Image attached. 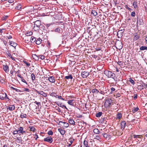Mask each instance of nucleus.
Returning a JSON list of instances; mask_svg holds the SVG:
<instances>
[{
	"label": "nucleus",
	"mask_w": 147,
	"mask_h": 147,
	"mask_svg": "<svg viewBox=\"0 0 147 147\" xmlns=\"http://www.w3.org/2000/svg\"><path fill=\"white\" fill-rule=\"evenodd\" d=\"M104 74L108 78H111L112 79H115L116 77L115 74L109 71L105 70L104 71Z\"/></svg>",
	"instance_id": "1"
},
{
	"label": "nucleus",
	"mask_w": 147,
	"mask_h": 147,
	"mask_svg": "<svg viewBox=\"0 0 147 147\" xmlns=\"http://www.w3.org/2000/svg\"><path fill=\"white\" fill-rule=\"evenodd\" d=\"M42 25L40 21L37 20L34 22V29L35 30H38L41 28Z\"/></svg>",
	"instance_id": "2"
},
{
	"label": "nucleus",
	"mask_w": 147,
	"mask_h": 147,
	"mask_svg": "<svg viewBox=\"0 0 147 147\" xmlns=\"http://www.w3.org/2000/svg\"><path fill=\"white\" fill-rule=\"evenodd\" d=\"M112 102V100L111 98L106 99L104 103V106L106 108L109 107Z\"/></svg>",
	"instance_id": "3"
},
{
	"label": "nucleus",
	"mask_w": 147,
	"mask_h": 147,
	"mask_svg": "<svg viewBox=\"0 0 147 147\" xmlns=\"http://www.w3.org/2000/svg\"><path fill=\"white\" fill-rule=\"evenodd\" d=\"M90 35L92 34L95 36L98 34L97 29L96 28H93L90 29Z\"/></svg>",
	"instance_id": "4"
},
{
	"label": "nucleus",
	"mask_w": 147,
	"mask_h": 147,
	"mask_svg": "<svg viewBox=\"0 0 147 147\" xmlns=\"http://www.w3.org/2000/svg\"><path fill=\"white\" fill-rule=\"evenodd\" d=\"M44 141L45 142H49L50 143H51L53 141V139L51 136H48L44 138Z\"/></svg>",
	"instance_id": "5"
},
{
	"label": "nucleus",
	"mask_w": 147,
	"mask_h": 147,
	"mask_svg": "<svg viewBox=\"0 0 147 147\" xmlns=\"http://www.w3.org/2000/svg\"><path fill=\"white\" fill-rule=\"evenodd\" d=\"M90 73L88 72L83 71L82 73L81 76L83 78H86L88 76Z\"/></svg>",
	"instance_id": "6"
},
{
	"label": "nucleus",
	"mask_w": 147,
	"mask_h": 147,
	"mask_svg": "<svg viewBox=\"0 0 147 147\" xmlns=\"http://www.w3.org/2000/svg\"><path fill=\"white\" fill-rule=\"evenodd\" d=\"M24 128L23 127H18V131L20 134H22L26 132V131H24Z\"/></svg>",
	"instance_id": "7"
},
{
	"label": "nucleus",
	"mask_w": 147,
	"mask_h": 147,
	"mask_svg": "<svg viewBox=\"0 0 147 147\" xmlns=\"http://www.w3.org/2000/svg\"><path fill=\"white\" fill-rule=\"evenodd\" d=\"M7 94L6 93L0 94V99L4 100L5 99V97H6Z\"/></svg>",
	"instance_id": "8"
},
{
	"label": "nucleus",
	"mask_w": 147,
	"mask_h": 147,
	"mask_svg": "<svg viewBox=\"0 0 147 147\" xmlns=\"http://www.w3.org/2000/svg\"><path fill=\"white\" fill-rule=\"evenodd\" d=\"M37 92L38 94H39L40 95H42L43 96L45 97L47 96V94L45 93L42 91H37Z\"/></svg>",
	"instance_id": "9"
},
{
	"label": "nucleus",
	"mask_w": 147,
	"mask_h": 147,
	"mask_svg": "<svg viewBox=\"0 0 147 147\" xmlns=\"http://www.w3.org/2000/svg\"><path fill=\"white\" fill-rule=\"evenodd\" d=\"M55 103H56V104L57 105H58L59 107H61L62 108L64 107L65 109H67L66 107L65 106L62 104V103H60L59 102H55Z\"/></svg>",
	"instance_id": "10"
},
{
	"label": "nucleus",
	"mask_w": 147,
	"mask_h": 147,
	"mask_svg": "<svg viewBox=\"0 0 147 147\" xmlns=\"http://www.w3.org/2000/svg\"><path fill=\"white\" fill-rule=\"evenodd\" d=\"M126 126H127V124L125 123V121H123L121 122V129L123 128V129Z\"/></svg>",
	"instance_id": "11"
},
{
	"label": "nucleus",
	"mask_w": 147,
	"mask_h": 147,
	"mask_svg": "<svg viewBox=\"0 0 147 147\" xmlns=\"http://www.w3.org/2000/svg\"><path fill=\"white\" fill-rule=\"evenodd\" d=\"M48 79L50 82L52 83L54 82L55 81L54 77L52 76L49 77Z\"/></svg>",
	"instance_id": "12"
},
{
	"label": "nucleus",
	"mask_w": 147,
	"mask_h": 147,
	"mask_svg": "<svg viewBox=\"0 0 147 147\" xmlns=\"http://www.w3.org/2000/svg\"><path fill=\"white\" fill-rule=\"evenodd\" d=\"M12 107H7V110H9L10 111H12L13 110L15 109V106L13 105H11Z\"/></svg>",
	"instance_id": "13"
},
{
	"label": "nucleus",
	"mask_w": 147,
	"mask_h": 147,
	"mask_svg": "<svg viewBox=\"0 0 147 147\" xmlns=\"http://www.w3.org/2000/svg\"><path fill=\"white\" fill-rule=\"evenodd\" d=\"M9 43L10 45L14 47H15L17 45V44L16 43L12 41H10Z\"/></svg>",
	"instance_id": "14"
},
{
	"label": "nucleus",
	"mask_w": 147,
	"mask_h": 147,
	"mask_svg": "<svg viewBox=\"0 0 147 147\" xmlns=\"http://www.w3.org/2000/svg\"><path fill=\"white\" fill-rule=\"evenodd\" d=\"M14 66L15 67H17V68H18V69H17V70H16L15 71V72H16V73H18V74H20V67H19V65H18V64H15L14 65Z\"/></svg>",
	"instance_id": "15"
},
{
	"label": "nucleus",
	"mask_w": 147,
	"mask_h": 147,
	"mask_svg": "<svg viewBox=\"0 0 147 147\" xmlns=\"http://www.w3.org/2000/svg\"><path fill=\"white\" fill-rule=\"evenodd\" d=\"M58 131L60 132V134L62 135H64L65 133V131L63 129L61 128L58 129Z\"/></svg>",
	"instance_id": "16"
},
{
	"label": "nucleus",
	"mask_w": 147,
	"mask_h": 147,
	"mask_svg": "<svg viewBox=\"0 0 147 147\" xmlns=\"http://www.w3.org/2000/svg\"><path fill=\"white\" fill-rule=\"evenodd\" d=\"M69 123L71 124L72 125H75V122L74 120L73 119H72V118L69 119Z\"/></svg>",
	"instance_id": "17"
},
{
	"label": "nucleus",
	"mask_w": 147,
	"mask_h": 147,
	"mask_svg": "<svg viewBox=\"0 0 147 147\" xmlns=\"http://www.w3.org/2000/svg\"><path fill=\"white\" fill-rule=\"evenodd\" d=\"M42 41L41 39L40 38H39L36 40V43L37 45H39L40 44Z\"/></svg>",
	"instance_id": "18"
},
{
	"label": "nucleus",
	"mask_w": 147,
	"mask_h": 147,
	"mask_svg": "<svg viewBox=\"0 0 147 147\" xmlns=\"http://www.w3.org/2000/svg\"><path fill=\"white\" fill-rule=\"evenodd\" d=\"M32 57L33 58L36 60H38V55H37L35 54H33Z\"/></svg>",
	"instance_id": "19"
},
{
	"label": "nucleus",
	"mask_w": 147,
	"mask_h": 147,
	"mask_svg": "<svg viewBox=\"0 0 147 147\" xmlns=\"http://www.w3.org/2000/svg\"><path fill=\"white\" fill-rule=\"evenodd\" d=\"M8 67L7 65H3V69L6 72H7V71H7V70L8 69Z\"/></svg>",
	"instance_id": "20"
},
{
	"label": "nucleus",
	"mask_w": 147,
	"mask_h": 147,
	"mask_svg": "<svg viewBox=\"0 0 147 147\" xmlns=\"http://www.w3.org/2000/svg\"><path fill=\"white\" fill-rule=\"evenodd\" d=\"M137 22H139L140 25H142L144 24L143 20L142 19H139V20L138 19Z\"/></svg>",
	"instance_id": "21"
},
{
	"label": "nucleus",
	"mask_w": 147,
	"mask_h": 147,
	"mask_svg": "<svg viewBox=\"0 0 147 147\" xmlns=\"http://www.w3.org/2000/svg\"><path fill=\"white\" fill-rule=\"evenodd\" d=\"M50 95L53 97H55L56 98H57V93L54 92H52L51 94Z\"/></svg>",
	"instance_id": "22"
},
{
	"label": "nucleus",
	"mask_w": 147,
	"mask_h": 147,
	"mask_svg": "<svg viewBox=\"0 0 147 147\" xmlns=\"http://www.w3.org/2000/svg\"><path fill=\"white\" fill-rule=\"evenodd\" d=\"M93 93L97 94L99 92V91L96 89H92L91 91Z\"/></svg>",
	"instance_id": "23"
},
{
	"label": "nucleus",
	"mask_w": 147,
	"mask_h": 147,
	"mask_svg": "<svg viewBox=\"0 0 147 147\" xmlns=\"http://www.w3.org/2000/svg\"><path fill=\"white\" fill-rule=\"evenodd\" d=\"M140 49L141 51H144L145 50H147V47L146 46H141L140 47Z\"/></svg>",
	"instance_id": "24"
},
{
	"label": "nucleus",
	"mask_w": 147,
	"mask_h": 147,
	"mask_svg": "<svg viewBox=\"0 0 147 147\" xmlns=\"http://www.w3.org/2000/svg\"><path fill=\"white\" fill-rule=\"evenodd\" d=\"M74 101V100H69L67 102V103H68V104L69 105H71L73 106L74 105V104H73V102Z\"/></svg>",
	"instance_id": "25"
},
{
	"label": "nucleus",
	"mask_w": 147,
	"mask_h": 147,
	"mask_svg": "<svg viewBox=\"0 0 147 147\" xmlns=\"http://www.w3.org/2000/svg\"><path fill=\"white\" fill-rule=\"evenodd\" d=\"M30 41L32 43L36 42V39L33 36L31 37L30 38Z\"/></svg>",
	"instance_id": "26"
},
{
	"label": "nucleus",
	"mask_w": 147,
	"mask_h": 147,
	"mask_svg": "<svg viewBox=\"0 0 147 147\" xmlns=\"http://www.w3.org/2000/svg\"><path fill=\"white\" fill-rule=\"evenodd\" d=\"M133 5L135 9L137 8L138 7V3L137 2H134L133 4Z\"/></svg>",
	"instance_id": "27"
},
{
	"label": "nucleus",
	"mask_w": 147,
	"mask_h": 147,
	"mask_svg": "<svg viewBox=\"0 0 147 147\" xmlns=\"http://www.w3.org/2000/svg\"><path fill=\"white\" fill-rule=\"evenodd\" d=\"M65 79H73V77L70 74L68 76H65Z\"/></svg>",
	"instance_id": "28"
},
{
	"label": "nucleus",
	"mask_w": 147,
	"mask_h": 147,
	"mask_svg": "<svg viewBox=\"0 0 147 147\" xmlns=\"http://www.w3.org/2000/svg\"><path fill=\"white\" fill-rule=\"evenodd\" d=\"M93 132L96 134H98L100 132V131L97 129H94L93 130Z\"/></svg>",
	"instance_id": "29"
},
{
	"label": "nucleus",
	"mask_w": 147,
	"mask_h": 147,
	"mask_svg": "<svg viewBox=\"0 0 147 147\" xmlns=\"http://www.w3.org/2000/svg\"><path fill=\"white\" fill-rule=\"evenodd\" d=\"M91 14H92L94 16H96L97 13V12L95 10H92L91 12Z\"/></svg>",
	"instance_id": "30"
},
{
	"label": "nucleus",
	"mask_w": 147,
	"mask_h": 147,
	"mask_svg": "<svg viewBox=\"0 0 147 147\" xmlns=\"http://www.w3.org/2000/svg\"><path fill=\"white\" fill-rule=\"evenodd\" d=\"M139 110V108L138 107L134 108V109L132 110V112L133 113H134L137 112Z\"/></svg>",
	"instance_id": "31"
},
{
	"label": "nucleus",
	"mask_w": 147,
	"mask_h": 147,
	"mask_svg": "<svg viewBox=\"0 0 147 147\" xmlns=\"http://www.w3.org/2000/svg\"><path fill=\"white\" fill-rule=\"evenodd\" d=\"M102 112H99L96 114V116L97 117H99L102 115Z\"/></svg>",
	"instance_id": "32"
},
{
	"label": "nucleus",
	"mask_w": 147,
	"mask_h": 147,
	"mask_svg": "<svg viewBox=\"0 0 147 147\" xmlns=\"http://www.w3.org/2000/svg\"><path fill=\"white\" fill-rule=\"evenodd\" d=\"M29 128L31 131H34L35 130V128L33 126H30L29 127Z\"/></svg>",
	"instance_id": "33"
},
{
	"label": "nucleus",
	"mask_w": 147,
	"mask_h": 147,
	"mask_svg": "<svg viewBox=\"0 0 147 147\" xmlns=\"http://www.w3.org/2000/svg\"><path fill=\"white\" fill-rule=\"evenodd\" d=\"M88 146V142L87 141L84 140V147Z\"/></svg>",
	"instance_id": "34"
},
{
	"label": "nucleus",
	"mask_w": 147,
	"mask_h": 147,
	"mask_svg": "<svg viewBox=\"0 0 147 147\" xmlns=\"http://www.w3.org/2000/svg\"><path fill=\"white\" fill-rule=\"evenodd\" d=\"M31 77L32 81L34 80L35 79V76L33 74H32L31 75Z\"/></svg>",
	"instance_id": "35"
},
{
	"label": "nucleus",
	"mask_w": 147,
	"mask_h": 147,
	"mask_svg": "<svg viewBox=\"0 0 147 147\" xmlns=\"http://www.w3.org/2000/svg\"><path fill=\"white\" fill-rule=\"evenodd\" d=\"M32 32L31 31L28 32L26 34V36H28L32 35Z\"/></svg>",
	"instance_id": "36"
},
{
	"label": "nucleus",
	"mask_w": 147,
	"mask_h": 147,
	"mask_svg": "<svg viewBox=\"0 0 147 147\" xmlns=\"http://www.w3.org/2000/svg\"><path fill=\"white\" fill-rule=\"evenodd\" d=\"M21 5H19L16 6V9L18 10H20L21 9Z\"/></svg>",
	"instance_id": "37"
},
{
	"label": "nucleus",
	"mask_w": 147,
	"mask_h": 147,
	"mask_svg": "<svg viewBox=\"0 0 147 147\" xmlns=\"http://www.w3.org/2000/svg\"><path fill=\"white\" fill-rule=\"evenodd\" d=\"M139 38V36H138L137 35H136L135 36L134 38V40H138Z\"/></svg>",
	"instance_id": "38"
},
{
	"label": "nucleus",
	"mask_w": 147,
	"mask_h": 147,
	"mask_svg": "<svg viewBox=\"0 0 147 147\" xmlns=\"http://www.w3.org/2000/svg\"><path fill=\"white\" fill-rule=\"evenodd\" d=\"M122 117V115L120 113H119L117 114V118L119 119Z\"/></svg>",
	"instance_id": "39"
},
{
	"label": "nucleus",
	"mask_w": 147,
	"mask_h": 147,
	"mask_svg": "<svg viewBox=\"0 0 147 147\" xmlns=\"http://www.w3.org/2000/svg\"><path fill=\"white\" fill-rule=\"evenodd\" d=\"M24 63L26 64L27 67H29L30 65V64L29 63H28L26 61H23Z\"/></svg>",
	"instance_id": "40"
},
{
	"label": "nucleus",
	"mask_w": 147,
	"mask_h": 147,
	"mask_svg": "<svg viewBox=\"0 0 147 147\" xmlns=\"http://www.w3.org/2000/svg\"><path fill=\"white\" fill-rule=\"evenodd\" d=\"M38 58H40L41 59L43 60L45 58V57L42 55H38Z\"/></svg>",
	"instance_id": "41"
},
{
	"label": "nucleus",
	"mask_w": 147,
	"mask_h": 147,
	"mask_svg": "<svg viewBox=\"0 0 147 147\" xmlns=\"http://www.w3.org/2000/svg\"><path fill=\"white\" fill-rule=\"evenodd\" d=\"M13 134H19V135L20 134L19 132V131H18V130H16V131H13Z\"/></svg>",
	"instance_id": "42"
},
{
	"label": "nucleus",
	"mask_w": 147,
	"mask_h": 147,
	"mask_svg": "<svg viewBox=\"0 0 147 147\" xmlns=\"http://www.w3.org/2000/svg\"><path fill=\"white\" fill-rule=\"evenodd\" d=\"M8 16H5L4 17H3L1 19L2 20H5L7 19V18Z\"/></svg>",
	"instance_id": "43"
},
{
	"label": "nucleus",
	"mask_w": 147,
	"mask_h": 147,
	"mask_svg": "<svg viewBox=\"0 0 147 147\" xmlns=\"http://www.w3.org/2000/svg\"><path fill=\"white\" fill-rule=\"evenodd\" d=\"M47 134L49 135H52L53 134V132L51 130L49 131Z\"/></svg>",
	"instance_id": "44"
},
{
	"label": "nucleus",
	"mask_w": 147,
	"mask_h": 147,
	"mask_svg": "<svg viewBox=\"0 0 147 147\" xmlns=\"http://www.w3.org/2000/svg\"><path fill=\"white\" fill-rule=\"evenodd\" d=\"M54 31L55 32L60 33V29L59 28H57L55 29V30Z\"/></svg>",
	"instance_id": "45"
},
{
	"label": "nucleus",
	"mask_w": 147,
	"mask_h": 147,
	"mask_svg": "<svg viewBox=\"0 0 147 147\" xmlns=\"http://www.w3.org/2000/svg\"><path fill=\"white\" fill-rule=\"evenodd\" d=\"M129 81L133 85H134L135 84V82L131 78L130 79V80Z\"/></svg>",
	"instance_id": "46"
},
{
	"label": "nucleus",
	"mask_w": 147,
	"mask_h": 147,
	"mask_svg": "<svg viewBox=\"0 0 147 147\" xmlns=\"http://www.w3.org/2000/svg\"><path fill=\"white\" fill-rule=\"evenodd\" d=\"M26 116L27 115L26 114H24L23 115H21L20 116V117L22 118H26Z\"/></svg>",
	"instance_id": "47"
},
{
	"label": "nucleus",
	"mask_w": 147,
	"mask_h": 147,
	"mask_svg": "<svg viewBox=\"0 0 147 147\" xmlns=\"http://www.w3.org/2000/svg\"><path fill=\"white\" fill-rule=\"evenodd\" d=\"M141 136L140 135H134V138H140Z\"/></svg>",
	"instance_id": "48"
},
{
	"label": "nucleus",
	"mask_w": 147,
	"mask_h": 147,
	"mask_svg": "<svg viewBox=\"0 0 147 147\" xmlns=\"http://www.w3.org/2000/svg\"><path fill=\"white\" fill-rule=\"evenodd\" d=\"M115 90V89L113 87H112L111 88V93H112Z\"/></svg>",
	"instance_id": "49"
},
{
	"label": "nucleus",
	"mask_w": 147,
	"mask_h": 147,
	"mask_svg": "<svg viewBox=\"0 0 147 147\" xmlns=\"http://www.w3.org/2000/svg\"><path fill=\"white\" fill-rule=\"evenodd\" d=\"M131 15L132 17H134L135 15V13L134 11L132 12L131 14Z\"/></svg>",
	"instance_id": "50"
},
{
	"label": "nucleus",
	"mask_w": 147,
	"mask_h": 147,
	"mask_svg": "<svg viewBox=\"0 0 147 147\" xmlns=\"http://www.w3.org/2000/svg\"><path fill=\"white\" fill-rule=\"evenodd\" d=\"M22 90L23 91H25L27 92H29L30 91L29 89L26 88H24V89Z\"/></svg>",
	"instance_id": "51"
},
{
	"label": "nucleus",
	"mask_w": 147,
	"mask_h": 147,
	"mask_svg": "<svg viewBox=\"0 0 147 147\" xmlns=\"http://www.w3.org/2000/svg\"><path fill=\"white\" fill-rule=\"evenodd\" d=\"M109 81H110L111 83H114V82L115 81V79H112V80H109Z\"/></svg>",
	"instance_id": "52"
},
{
	"label": "nucleus",
	"mask_w": 147,
	"mask_h": 147,
	"mask_svg": "<svg viewBox=\"0 0 147 147\" xmlns=\"http://www.w3.org/2000/svg\"><path fill=\"white\" fill-rule=\"evenodd\" d=\"M102 135H103V137L104 138H107V137L108 136L107 134L105 133V134H102Z\"/></svg>",
	"instance_id": "53"
},
{
	"label": "nucleus",
	"mask_w": 147,
	"mask_h": 147,
	"mask_svg": "<svg viewBox=\"0 0 147 147\" xmlns=\"http://www.w3.org/2000/svg\"><path fill=\"white\" fill-rule=\"evenodd\" d=\"M63 123L64 124H65L66 123L65 122H63V121H59V125H61V123Z\"/></svg>",
	"instance_id": "54"
},
{
	"label": "nucleus",
	"mask_w": 147,
	"mask_h": 147,
	"mask_svg": "<svg viewBox=\"0 0 147 147\" xmlns=\"http://www.w3.org/2000/svg\"><path fill=\"white\" fill-rule=\"evenodd\" d=\"M57 98H58L61 99L62 100H64V99L63 98H62L61 96H58L57 95Z\"/></svg>",
	"instance_id": "55"
},
{
	"label": "nucleus",
	"mask_w": 147,
	"mask_h": 147,
	"mask_svg": "<svg viewBox=\"0 0 147 147\" xmlns=\"http://www.w3.org/2000/svg\"><path fill=\"white\" fill-rule=\"evenodd\" d=\"M101 94L104 95L105 93H107V92H105L104 91H101L100 92Z\"/></svg>",
	"instance_id": "56"
},
{
	"label": "nucleus",
	"mask_w": 147,
	"mask_h": 147,
	"mask_svg": "<svg viewBox=\"0 0 147 147\" xmlns=\"http://www.w3.org/2000/svg\"><path fill=\"white\" fill-rule=\"evenodd\" d=\"M95 139L99 140L100 139V137L98 135H96L95 137Z\"/></svg>",
	"instance_id": "57"
},
{
	"label": "nucleus",
	"mask_w": 147,
	"mask_h": 147,
	"mask_svg": "<svg viewBox=\"0 0 147 147\" xmlns=\"http://www.w3.org/2000/svg\"><path fill=\"white\" fill-rule=\"evenodd\" d=\"M5 30V29L4 28H2V29H0V33H2L3 32V30Z\"/></svg>",
	"instance_id": "58"
},
{
	"label": "nucleus",
	"mask_w": 147,
	"mask_h": 147,
	"mask_svg": "<svg viewBox=\"0 0 147 147\" xmlns=\"http://www.w3.org/2000/svg\"><path fill=\"white\" fill-rule=\"evenodd\" d=\"M118 63L120 65H122V62L121 61H118Z\"/></svg>",
	"instance_id": "59"
},
{
	"label": "nucleus",
	"mask_w": 147,
	"mask_h": 147,
	"mask_svg": "<svg viewBox=\"0 0 147 147\" xmlns=\"http://www.w3.org/2000/svg\"><path fill=\"white\" fill-rule=\"evenodd\" d=\"M22 82L26 83V84H27V82H26V81L25 80V79H22Z\"/></svg>",
	"instance_id": "60"
},
{
	"label": "nucleus",
	"mask_w": 147,
	"mask_h": 147,
	"mask_svg": "<svg viewBox=\"0 0 147 147\" xmlns=\"http://www.w3.org/2000/svg\"><path fill=\"white\" fill-rule=\"evenodd\" d=\"M90 27H89L87 29V31L88 32V33H90Z\"/></svg>",
	"instance_id": "61"
},
{
	"label": "nucleus",
	"mask_w": 147,
	"mask_h": 147,
	"mask_svg": "<svg viewBox=\"0 0 147 147\" xmlns=\"http://www.w3.org/2000/svg\"><path fill=\"white\" fill-rule=\"evenodd\" d=\"M95 49L96 51H99L101 50V49L100 48H97Z\"/></svg>",
	"instance_id": "62"
},
{
	"label": "nucleus",
	"mask_w": 147,
	"mask_h": 147,
	"mask_svg": "<svg viewBox=\"0 0 147 147\" xmlns=\"http://www.w3.org/2000/svg\"><path fill=\"white\" fill-rule=\"evenodd\" d=\"M17 140H18V141L19 142L20 141L21 142L22 141V140L20 139V137H19V138L17 137Z\"/></svg>",
	"instance_id": "63"
},
{
	"label": "nucleus",
	"mask_w": 147,
	"mask_h": 147,
	"mask_svg": "<svg viewBox=\"0 0 147 147\" xmlns=\"http://www.w3.org/2000/svg\"><path fill=\"white\" fill-rule=\"evenodd\" d=\"M135 96L134 97V100H136L137 98V95L136 94H134Z\"/></svg>",
	"instance_id": "64"
}]
</instances>
